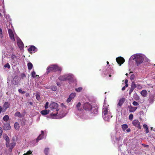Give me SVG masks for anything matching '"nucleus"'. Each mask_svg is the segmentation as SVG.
<instances>
[{
  "mask_svg": "<svg viewBox=\"0 0 155 155\" xmlns=\"http://www.w3.org/2000/svg\"><path fill=\"white\" fill-rule=\"evenodd\" d=\"M137 86L138 87V88H141V86L140 85H139L137 84Z\"/></svg>",
  "mask_w": 155,
  "mask_h": 155,
  "instance_id": "4d7b16f0",
  "label": "nucleus"
},
{
  "mask_svg": "<svg viewBox=\"0 0 155 155\" xmlns=\"http://www.w3.org/2000/svg\"><path fill=\"white\" fill-rule=\"evenodd\" d=\"M125 75H126V76H127L128 75V74L127 73H126Z\"/></svg>",
  "mask_w": 155,
  "mask_h": 155,
  "instance_id": "e2e57ef3",
  "label": "nucleus"
},
{
  "mask_svg": "<svg viewBox=\"0 0 155 155\" xmlns=\"http://www.w3.org/2000/svg\"><path fill=\"white\" fill-rule=\"evenodd\" d=\"M61 68L56 64L51 65L47 68L48 74L51 72H55L57 71H61Z\"/></svg>",
  "mask_w": 155,
  "mask_h": 155,
  "instance_id": "f257e3e1",
  "label": "nucleus"
},
{
  "mask_svg": "<svg viewBox=\"0 0 155 155\" xmlns=\"http://www.w3.org/2000/svg\"><path fill=\"white\" fill-rule=\"evenodd\" d=\"M9 36L11 40L15 41V37L11 29H9L8 31Z\"/></svg>",
  "mask_w": 155,
  "mask_h": 155,
  "instance_id": "9d476101",
  "label": "nucleus"
},
{
  "mask_svg": "<svg viewBox=\"0 0 155 155\" xmlns=\"http://www.w3.org/2000/svg\"><path fill=\"white\" fill-rule=\"evenodd\" d=\"M128 81L127 79H126L125 81V87H128Z\"/></svg>",
  "mask_w": 155,
  "mask_h": 155,
  "instance_id": "c03bdc74",
  "label": "nucleus"
},
{
  "mask_svg": "<svg viewBox=\"0 0 155 155\" xmlns=\"http://www.w3.org/2000/svg\"><path fill=\"white\" fill-rule=\"evenodd\" d=\"M145 129H146V134L148 133L149 132V131L148 128H147V129L146 128Z\"/></svg>",
  "mask_w": 155,
  "mask_h": 155,
  "instance_id": "603ef678",
  "label": "nucleus"
},
{
  "mask_svg": "<svg viewBox=\"0 0 155 155\" xmlns=\"http://www.w3.org/2000/svg\"><path fill=\"white\" fill-rule=\"evenodd\" d=\"M132 57L133 59L136 61L137 66L141 64L143 61V57L139 54H136L133 55Z\"/></svg>",
  "mask_w": 155,
  "mask_h": 155,
  "instance_id": "f03ea898",
  "label": "nucleus"
},
{
  "mask_svg": "<svg viewBox=\"0 0 155 155\" xmlns=\"http://www.w3.org/2000/svg\"><path fill=\"white\" fill-rule=\"evenodd\" d=\"M92 106L89 103L86 102L84 104L83 108L85 110L90 111Z\"/></svg>",
  "mask_w": 155,
  "mask_h": 155,
  "instance_id": "423d86ee",
  "label": "nucleus"
},
{
  "mask_svg": "<svg viewBox=\"0 0 155 155\" xmlns=\"http://www.w3.org/2000/svg\"><path fill=\"white\" fill-rule=\"evenodd\" d=\"M3 129L4 130H9L11 128L10 124L8 123H3Z\"/></svg>",
  "mask_w": 155,
  "mask_h": 155,
  "instance_id": "1a4fd4ad",
  "label": "nucleus"
},
{
  "mask_svg": "<svg viewBox=\"0 0 155 155\" xmlns=\"http://www.w3.org/2000/svg\"><path fill=\"white\" fill-rule=\"evenodd\" d=\"M15 117H21V115L19 112L17 111L15 113Z\"/></svg>",
  "mask_w": 155,
  "mask_h": 155,
  "instance_id": "c756f323",
  "label": "nucleus"
},
{
  "mask_svg": "<svg viewBox=\"0 0 155 155\" xmlns=\"http://www.w3.org/2000/svg\"><path fill=\"white\" fill-rule=\"evenodd\" d=\"M133 104L134 106H138L139 105V103L135 101H134L132 103Z\"/></svg>",
  "mask_w": 155,
  "mask_h": 155,
  "instance_id": "ea45409f",
  "label": "nucleus"
},
{
  "mask_svg": "<svg viewBox=\"0 0 155 155\" xmlns=\"http://www.w3.org/2000/svg\"><path fill=\"white\" fill-rule=\"evenodd\" d=\"M111 75L110 74V75H109V76L110 77H111Z\"/></svg>",
  "mask_w": 155,
  "mask_h": 155,
  "instance_id": "0e129e2a",
  "label": "nucleus"
},
{
  "mask_svg": "<svg viewBox=\"0 0 155 155\" xmlns=\"http://www.w3.org/2000/svg\"><path fill=\"white\" fill-rule=\"evenodd\" d=\"M129 118L130 120H132L133 118V115L132 114H130L129 116Z\"/></svg>",
  "mask_w": 155,
  "mask_h": 155,
  "instance_id": "e433bc0d",
  "label": "nucleus"
},
{
  "mask_svg": "<svg viewBox=\"0 0 155 155\" xmlns=\"http://www.w3.org/2000/svg\"><path fill=\"white\" fill-rule=\"evenodd\" d=\"M13 83L14 84H17V83L16 82V81H15V82H14V80H13Z\"/></svg>",
  "mask_w": 155,
  "mask_h": 155,
  "instance_id": "bf43d9fd",
  "label": "nucleus"
},
{
  "mask_svg": "<svg viewBox=\"0 0 155 155\" xmlns=\"http://www.w3.org/2000/svg\"><path fill=\"white\" fill-rule=\"evenodd\" d=\"M134 89L133 88L131 87L130 89V91H129V94H130L131 93H132V92L133 91H134Z\"/></svg>",
  "mask_w": 155,
  "mask_h": 155,
  "instance_id": "49530a36",
  "label": "nucleus"
},
{
  "mask_svg": "<svg viewBox=\"0 0 155 155\" xmlns=\"http://www.w3.org/2000/svg\"><path fill=\"white\" fill-rule=\"evenodd\" d=\"M11 58L12 59V61L13 63H15L16 61L15 60V59L16 58V56L14 54H12L11 56Z\"/></svg>",
  "mask_w": 155,
  "mask_h": 155,
  "instance_id": "393cba45",
  "label": "nucleus"
},
{
  "mask_svg": "<svg viewBox=\"0 0 155 155\" xmlns=\"http://www.w3.org/2000/svg\"><path fill=\"white\" fill-rule=\"evenodd\" d=\"M49 151V148H45L44 150V153L46 155H48Z\"/></svg>",
  "mask_w": 155,
  "mask_h": 155,
  "instance_id": "7c9ffc66",
  "label": "nucleus"
},
{
  "mask_svg": "<svg viewBox=\"0 0 155 155\" xmlns=\"http://www.w3.org/2000/svg\"><path fill=\"white\" fill-rule=\"evenodd\" d=\"M51 88L52 90L53 91H55L57 90L56 87L54 86H52Z\"/></svg>",
  "mask_w": 155,
  "mask_h": 155,
  "instance_id": "c9c22d12",
  "label": "nucleus"
},
{
  "mask_svg": "<svg viewBox=\"0 0 155 155\" xmlns=\"http://www.w3.org/2000/svg\"><path fill=\"white\" fill-rule=\"evenodd\" d=\"M15 145V143H11L10 144V147L11 149H12Z\"/></svg>",
  "mask_w": 155,
  "mask_h": 155,
  "instance_id": "72a5a7b5",
  "label": "nucleus"
},
{
  "mask_svg": "<svg viewBox=\"0 0 155 155\" xmlns=\"http://www.w3.org/2000/svg\"><path fill=\"white\" fill-rule=\"evenodd\" d=\"M35 96L36 97V99L38 101L40 100V95L38 94H36L35 95Z\"/></svg>",
  "mask_w": 155,
  "mask_h": 155,
  "instance_id": "4c0bfd02",
  "label": "nucleus"
},
{
  "mask_svg": "<svg viewBox=\"0 0 155 155\" xmlns=\"http://www.w3.org/2000/svg\"><path fill=\"white\" fill-rule=\"evenodd\" d=\"M28 51L30 53H35L36 51V47L34 46H31L28 49Z\"/></svg>",
  "mask_w": 155,
  "mask_h": 155,
  "instance_id": "9b49d317",
  "label": "nucleus"
},
{
  "mask_svg": "<svg viewBox=\"0 0 155 155\" xmlns=\"http://www.w3.org/2000/svg\"><path fill=\"white\" fill-rule=\"evenodd\" d=\"M135 76L134 74H132L130 76V79L132 80L134 79Z\"/></svg>",
  "mask_w": 155,
  "mask_h": 155,
  "instance_id": "09e8293b",
  "label": "nucleus"
},
{
  "mask_svg": "<svg viewBox=\"0 0 155 155\" xmlns=\"http://www.w3.org/2000/svg\"><path fill=\"white\" fill-rule=\"evenodd\" d=\"M108 114L107 107L105 106H103L102 110V117L105 120H108L110 117Z\"/></svg>",
  "mask_w": 155,
  "mask_h": 155,
  "instance_id": "7ed1b4c3",
  "label": "nucleus"
},
{
  "mask_svg": "<svg viewBox=\"0 0 155 155\" xmlns=\"http://www.w3.org/2000/svg\"><path fill=\"white\" fill-rule=\"evenodd\" d=\"M125 100V99L124 98H122L120 99L118 102V105L120 107H121L123 104Z\"/></svg>",
  "mask_w": 155,
  "mask_h": 155,
  "instance_id": "dca6fc26",
  "label": "nucleus"
},
{
  "mask_svg": "<svg viewBox=\"0 0 155 155\" xmlns=\"http://www.w3.org/2000/svg\"><path fill=\"white\" fill-rule=\"evenodd\" d=\"M41 134L37 137L36 139V142H38V141L42 139L43 137L44 134V132L43 130L41 131Z\"/></svg>",
  "mask_w": 155,
  "mask_h": 155,
  "instance_id": "ddd939ff",
  "label": "nucleus"
},
{
  "mask_svg": "<svg viewBox=\"0 0 155 155\" xmlns=\"http://www.w3.org/2000/svg\"><path fill=\"white\" fill-rule=\"evenodd\" d=\"M2 14L0 12V16H2Z\"/></svg>",
  "mask_w": 155,
  "mask_h": 155,
  "instance_id": "680f3d73",
  "label": "nucleus"
},
{
  "mask_svg": "<svg viewBox=\"0 0 155 155\" xmlns=\"http://www.w3.org/2000/svg\"><path fill=\"white\" fill-rule=\"evenodd\" d=\"M57 85L59 87L61 86V84H60V83H59V82H57Z\"/></svg>",
  "mask_w": 155,
  "mask_h": 155,
  "instance_id": "13d9d810",
  "label": "nucleus"
},
{
  "mask_svg": "<svg viewBox=\"0 0 155 155\" xmlns=\"http://www.w3.org/2000/svg\"><path fill=\"white\" fill-rule=\"evenodd\" d=\"M49 103L48 102L46 103L45 107V109H47L48 108Z\"/></svg>",
  "mask_w": 155,
  "mask_h": 155,
  "instance_id": "79ce46f5",
  "label": "nucleus"
},
{
  "mask_svg": "<svg viewBox=\"0 0 155 155\" xmlns=\"http://www.w3.org/2000/svg\"><path fill=\"white\" fill-rule=\"evenodd\" d=\"M26 77L25 74L24 73H22L21 75V77L22 79H23L24 77Z\"/></svg>",
  "mask_w": 155,
  "mask_h": 155,
  "instance_id": "8fccbe9b",
  "label": "nucleus"
},
{
  "mask_svg": "<svg viewBox=\"0 0 155 155\" xmlns=\"http://www.w3.org/2000/svg\"><path fill=\"white\" fill-rule=\"evenodd\" d=\"M4 67L5 68H7L8 69H9L11 67L9 64L7 63L4 65Z\"/></svg>",
  "mask_w": 155,
  "mask_h": 155,
  "instance_id": "f704fd0d",
  "label": "nucleus"
},
{
  "mask_svg": "<svg viewBox=\"0 0 155 155\" xmlns=\"http://www.w3.org/2000/svg\"><path fill=\"white\" fill-rule=\"evenodd\" d=\"M2 129L1 127H0V138L1 137V136L2 135Z\"/></svg>",
  "mask_w": 155,
  "mask_h": 155,
  "instance_id": "37998d69",
  "label": "nucleus"
},
{
  "mask_svg": "<svg viewBox=\"0 0 155 155\" xmlns=\"http://www.w3.org/2000/svg\"><path fill=\"white\" fill-rule=\"evenodd\" d=\"M82 87H79L77 88H76L75 90L76 91H77L78 92H79L82 90Z\"/></svg>",
  "mask_w": 155,
  "mask_h": 155,
  "instance_id": "58836bf2",
  "label": "nucleus"
},
{
  "mask_svg": "<svg viewBox=\"0 0 155 155\" xmlns=\"http://www.w3.org/2000/svg\"><path fill=\"white\" fill-rule=\"evenodd\" d=\"M57 112L55 113H51L49 114L48 116L49 117L51 118H56V117L58 114V111H56Z\"/></svg>",
  "mask_w": 155,
  "mask_h": 155,
  "instance_id": "a211bd4d",
  "label": "nucleus"
},
{
  "mask_svg": "<svg viewBox=\"0 0 155 155\" xmlns=\"http://www.w3.org/2000/svg\"><path fill=\"white\" fill-rule=\"evenodd\" d=\"M137 87L136 85L135 84L134 82H132L131 85V87L134 89Z\"/></svg>",
  "mask_w": 155,
  "mask_h": 155,
  "instance_id": "2f4dec72",
  "label": "nucleus"
},
{
  "mask_svg": "<svg viewBox=\"0 0 155 155\" xmlns=\"http://www.w3.org/2000/svg\"><path fill=\"white\" fill-rule=\"evenodd\" d=\"M128 108L130 112H133L136 110L137 107H134L130 106H128Z\"/></svg>",
  "mask_w": 155,
  "mask_h": 155,
  "instance_id": "2eb2a0df",
  "label": "nucleus"
},
{
  "mask_svg": "<svg viewBox=\"0 0 155 155\" xmlns=\"http://www.w3.org/2000/svg\"><path fill=\"white\" fill-rule=\"evenodd\" d=\"M66 80L71 81L74 79V75L72 74L66 75Z\"/></svg>",
  "mask_w": 155,
  "mask_h": 155,
  "instance_id": "4468645a",
  "label": "nucleus"
},
{
  "mask_svg": "<svg viewBox=\"0 0 155 155\" xmlns=\"http://www.w3.org/2000/svg\"><path fill=\"white\" fill-rule=\"evenodd\" d=\"M121 127L123 130L124 131L127 128L128 126L127 124H124L122 125Z\"/></svg>",
  "mask_w": 155,
  "mask_h": 155,
  "instance_id": "cd10ccee",
  "label": "nucleus"
},
{
  "mask_svg": "<svg viewBox=\"0 0 155 155\" xmlns=\"http://www.w3.org/2000/svg\"><path fill=\"white\" fill-rule=\"evenodd\" d=\"M116 61L120 66L125 61L124 59L121 57L117 58H116Z\"/></svg>",
  "mask_w": 155,
  "mask_h": 155,
  "instance_id": "6e6552de",
  "label": "nucleus"
},
{
  "mask_svg": "<svg viewBox=\"0 0 155 155\" xmlns=\"http://www.w3.org/2000/svg\"><path fill=\"white\" fill-rule=\"evenodd\" d=\"M58 104L55 102L51 103L49 105V107L51 110H55L56 111H58Z\"/></svg>",
  "mask_w": 155,
  "mask_h": 155,
  "instance_id": "20e7f679",
  "label": "nucleus"
},
{
  "mask_svg": "<svg viewBox=\"0 0 155 155\" xmlns=\"http://www.w3.org/2000/svg\"><path fill=\"white\" fill-rule=\"evenodd\" d=\"M5 140L6 141V145L7 147H8V143H9V138L7 136H6V137H5Z\"/></svg>",
  "mask_w": 155,
  "mask_h": 155,
  "instance_id": "c85d7f7f",
  "label": "nucleus"
},
{
  "mask_svg": "<svg viewBox=\"0 0 155 155\" xmlns=\"http://www.w3.org/2000/svg\"><path fill=\"white\" fill-rule=\"evenodd\" d=\"M143 127L144 128L147 129V128H148L146 124H144L143 125Z\"/></svg>",
  "mask_w": 155,
  "mask_h": 155,
  "instance_id": "3c124183",
  "label": "nucleus"
},
{
  "mask_svg": "<svg viewBox=\"0 0 155 155\" xmlns=\"http://www.w3.org/2000/svg\"><path fill=\"white\" fill-rule=\"evenodd\" d=\"M31 153H32V152L30 150H29V151H28L27 153H25V154L26 155H31Z\"/></svg>",
  "mask_w": 155,
  "mask_h": 155,
  "instance_id": "a18cd8bd",
  "label": "nucleus"
},
{
  "mask_svg": "<svg viewBox=\"0 0 155 155\" xmlns=\"http://www.w3.org/2000/svg\"><path fill=\"white\" fill-rule=\"evenodd\" d=\"M133 125L139 129H141V126L140 125V122L137 120H134L132 121Z\"/></svg>",
  "mask_w": 155,
  "mask_h": 155,
  "instance_id": "39448f33",
  "label": "nucleus"
},
{
  "mask_svg": "<svg viewBox=\"0 0 155 155\" xmlns=\"http://www.w3.org/2000/svg\"><path fill=\"white\" fill-rule=\"evenodd\" d=\"M81 103L80 102H78L76 105V107L77 110L79 111H81L82 110H83L81 108H80V107L81 105Z\"/></svg>",
  "mask_w": 155,
  "mask_h": 155,
  "instance_id": "b1692460",
  "label": "nucleus"
},
{
  "mask_svg": "<svg viewBox=\"0 0 155 155\" xmlns=\"http://www.w3.org/2000/svg\"><path fill=\"white\" fill-rule=\"evenodd\" d=\"M50 110L46 109L42 110L40 112V113L43 115H45L48 114L49 113Z\"/></svg>",
  "mask_w": 155,
  "mask_h": 155,
  "instance_id": "f3484780",
  "label": "nucleus"
},
{
  "mask_svg": "<svg viewBox=\"0 0 155 155\" xmlns=\"http://www.w3.org/2000/svg\"><path fill=\"white\" fill-rule=\"evenodd\" d=\"M141 94L143 97H145L147 96V92L146 90H143L140 93Z\"/></svg>",
  "mask_w": 155,
  "mask_h": 155,
  "instance_id": "5701e85b",
  "label": "nucleus"
},
{
  "mask_svg": "<svg viewBox=\"0 0 155 155\" xmlns=\"http://www.w3.org/2000/svg\"><path fill=\"white\" fill-rule=\"evenodd\" d=\"M132 73V72H130V73Z\"/></svg>",
  "mask_w": 155,
  "mask_h": 155,
  "instance_id": "774afa93",
  "label": "nucleus"
},
{
  "mask_svg": "<svg viewBox=\"0 0 155 155\" xmlns=\"http://www.w3.org/2000/svg\"><path fill=\"white\" fill-rule=\"evenodd\" d=\"M107 64H109V62H108V61H107Z\"/></svg>",
  "mask_w": 155,
  "mask_h": 155,
  "instance_id": "052dcab7",
  "label": "nucleus"
},
{
  "mask_svg": "<svg viewBox=\"0 0 155 155\" xmlns=\"http://www.w3.org/2000/svg\"><path fill=\"white\" fill-rule=\"evenodd\" d=\"M153 127H151V130H152V129H153Z\"/></svg>",
  "mask_w": 155,
  "mask_h": 155,
  "instance_id": "69168bd1",
  "label": "nucleus"
},
{
  "mask_svg": "<svg viewBox=\"0 0 155 155\" xmlns=\"http://www.w3.org/2000/svg\"><path fill=\"white\" fill-rule=\"evenodd\" d=\"M35 74H36V73L35 71H32L31 73L32 77L33 78H35V76H36V77H37V76H38V75H35Z\"/></svg>",
  "mask_w": 155,
  "mask_h": 155,
  "instance_id": "473e14b6",
  "label": "nucleus"
},
{
  "mask_svg": "<svg viewBox=\"0 0 155 155\" xmlns=\"http://www.w3.org/2000/svg\"><path fill=\"white\" fill-rule=\"evenodd\" d=\"M76 96V94L75 93H71L69 96L67 100V102L68 103L70 102L71 100L73 99Z\"/></svg>",
  "mask_w": 155,
  "mask_h": 155,
  "instance_id": "f8f14e48",
  "label": "nucleus"
},
{
  "mask_svg": "<svg viewBox=\"0 0 155 155\" xmlns=\"http://www.w3.org/2000/svg\"><path fill=\"white\" fill-rule=\"evenodd\" d=\"M66 75L60 76L58 78V79L61 81H64L66 80Z\"/></svg>",
  "mask_w": 155,
  "mask_h": 155,
  "instance_id": "412c9836",
  "label": "nucleus"
},
{
  "mask_svg": "<svg viewBox=\"0 0 155 155\" xmlns=\"http://www.w3.org/2000/svg\"><path fill=\"white\" fill-rule=\"evenodd\" d=\"M126 87H125V86H124L122 88V91H124L125 90Z\"/></svg>",
  "mask_w": 155,
  "mask_h": 155,
  "instance_id": "864d4df0",
  "label": "nucleus"
},
{
  "mask_svg": "<svg viewBox=\"0 0 155 155\" xmlns=\"http://www.w3.org/2000/svg\"><path fill=\"white\" fill-rule=\"evenodd\" d=\"M18 92L19 93L24 94L26 92L24 91H22V90L21 89H20L18 90Z\"/></svg>",
  "mask_w": 155,
  "mask_h": 155,
  "instance_id": "a19ab883",
  "label": "nucleus"
},
{
  "mask_svg": "<svg viewBox=\"0 0 155 155\" xmlns=\"http://www.w3.org/2000/svg\"><path fill=\"white\" fill-rule=\"evenodd\" d=\"M14 126L15 129L16 130H18L20 127L19 124L17 122H16L15 123Z\"/></svg>",
  "mask_w": 155,
  "mask_h": 155,
  "instance_id": "bb28decb",
  "label": "nucleus"
},
{
  "mask_svg": "<svg viewBox=\"0 0 155 155\" xmlns=\"http://www.w3.org/2000/svg\"><path fill=\"white\" fill-rule=\"evenodd\" d=\"M126 131L128 132H130V128H128V129H127L126 130Z\"/></svg>",
  "mask_w": 155,
  "mask_h": 155,
  "instance_id": "6e6d98bb",
  "label": "nucleus"
},
{
  "mask_svg": "<svg viewBox=\"0 0 155 155\" xmlns=\"http://www.w3.org/2000/svg\"><path fill=\"white\" fill-rule=\"evenodd\" d=\"M98 107L96 105H94L92 106V108H91L90 111L93 114H97L98 112Z\"/></svg>",
  "mask_w": 155,
  "mask_h": 155,
  "instance_id": "0eeeda50",
  "label": "nucleus"
},
{
  "mask_svg": "<svg viewBox=\"0 0 155 155\" xmlns=\"http://www.w3.org/2000/svg\"><path fill=\"white\" fill-rule=\"evenodd\" d=\"M10 105V104L8 102H5L3 106V108L6 110L9 107Z\"/></svg>",
  "mask_w": 155,
  "mask_h": 155,
  "instance_id": "aec40b11",
  "label": "nucleus"
},
{
  "mask_svg": "<svg viewBox=\"0 0 155 155\" xmlns=\"http://www.w3.org/2000/svg\"><path fill=\"white\" fill-rule=\"evenodd\" d=\"M27 66L29 70L31 69L33 66V64L30 62H29L28 63Z\"/></svg>",
  "mask_w": 155,
  "mask_h": 155,
  "instance_id": "a878e982",
  "label": "nucleus"
},
{
  "mask_svg": "<svg viewBox=\"0 0 155 155\" xmlns=\"http://www.w3.org/2000/svg\"><path fill=\"white\" fill-rule=\"evenodd\" d=\"M9 119V116L7 115H5L3 118V120L5 122H7Z\"/></svg>",
  "mask_w": 155,
  "mask_h": 155,
  "instance_id": "4be33fe9",
  "label": "nucleus"
},
{
  "mask_svg": "<svg viewBox=\"0 0 155 155\" xmlns=\"http://www.w3.org/2000/svg\"><path fill=\"white\" fill-rule=\"evenodd\" d=\"M146 146H148V145H145Z\"/></svg>",
  "mask_w": 155,
  "mask_h": 155,
  "instance_id": "338daca9",
  "label": "nucleus"
},
{
  "mask_svg": "<svg viewBox=\"0 0 155 155\" xmlns=\"http://www.w3.org/2000/svg\"><path fill=\"white\" fill-rule=\"evenodd\" d=\"M0 36L1 38L2 37V31L1 28H0Z\"/></svg>",
  "mask_w": 155,
  "mask_h": 155,
  "instance_id": "de8ad7c7",
  "label": "nucleus"
},
{
  "mask_svg": "<svg viewBox=\"0 0 155 155\" xmlns=\"http://www.w3.org/2000/svg\"><path fill=\"white\" fill-rule=\"evenodd\" d=\"M2 107L1 106H0V114L1 113V112L2 111Z\"/></svg>",
  "mask_w": 155,
  "mask_h": 155,
  "instance_id": "5fc2aeb1",
  "label": "nucleus"
},
{
  "mask_svg": "<svg viewBox=\"0 0 155 155\" xmlns=\"http://www.w3.org/2000/svg\"><path fill=\"white\" fill-rule=\"evenodd\" d=\"M17 44L18 47L20 48H22L24 47L23 43L21 40L18 41Z\"/></svg>",
  "mask_w": 155,
  "mask_h": 155,
  "instance_id": "6ab92c4d",
  "label": "nucleus"
}]
</instances>
